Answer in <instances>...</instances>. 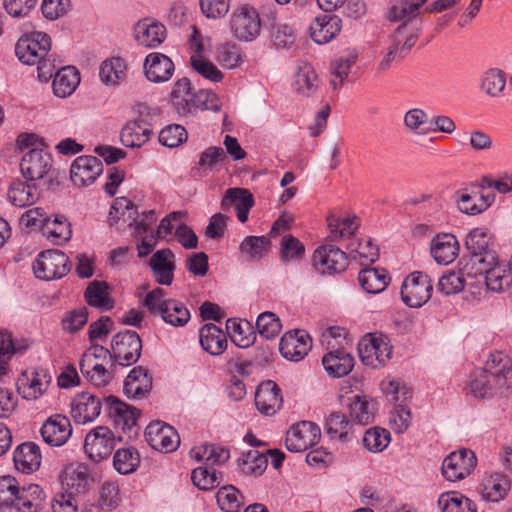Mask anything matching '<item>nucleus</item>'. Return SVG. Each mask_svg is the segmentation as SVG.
Returning a JSON list of instances; mask_svg holds the SVG:
<instances>
[{
  "instance_id": "1",
  "label": "nucleus",
  "mask_w": 512,
  "mask_h": 512,
  "mask_svg": "<svg viewBox=\"0 0 512 512\" xmlns=\"http://www.w3.org/2000/svg\"><path fill=\"white\" fill-rule=\"evenodd\" d=\"M467 389L475 398L512 393V363L502 352L491 353L485 367L473 372Z\"/></svg>"
},
{
  "instance_id": "2",
  "label": "nucleus",
  "mask_w": 512,
  "mask_h": 512,
  "mask_svg": "<svg viewBox=\"0 0 512 512\" xmlns=\"http://www.w3.org/2000/svg\"><path fill=\"white\" fill-rule=\"evenodd\" d=\"M162 288L148 292L143 300V306L150 314L159 315L162 320L173 327H184L190 320L191 314L186 305L176 299H166Z\"/></svg>"
},
{
  "instance_id": "3",
  "label": "nucleus",
  "mask_w": 512,
  "mask_h": 512,
  "mask_svg": "<svg viewBox=\"0 0 512 512\" xmlns=\"http://www.w3.org/2000/svg\"><path fill=\"white\" fill-rule=\"evenodd\" d=\"M106 402L108 415L113 421L114 427L123 433V435L119 436V439L123 440L124 437L133 439L137 437L139 433L137 421L140 416V411L120 401L115 396H108Z\"/></svg>"
},
{
  "instance_id": "4",
  "label": "nucleus",
  "mask_w": 512,
  "mask_h": 512,
  "mask_svg": "<svg viewBox=\"0 0 512 512\" xmlns=\"http://www.w3.org/2000/svg\"><path fill=\"white\" fill-rule=\"evenodd\" d=\"M229 27L235 39L251 42L260 34L261 19L255 8L249 5H242L233 10Z\"/></svg>"
},
{
  "instance_id": "5",
  "label": "nucleus",
  "mask_w": 512,
  "mask_h": 512,
  "mask_svg": "<svg viewBox=\"0 0 512 512\" xmlns=\"http://www.w3.org/2000/svg\"><path fill=\"white\" fill-rule=\"evenodd\" d=\"M69 271V257L58 249L41 252L33 263L35 276L46 281L62 278Z\"/></svg>"
},
{
  "instance_id": "6",
  "label": "nucleus",
  "mask_w": 512,
  "mask_h": 512,
  "mask_svg": "<svg viewBox=\"0 0 512 512\" xmlns=\"http://www.w3.org/2000/svg\"><path fill=\"white\" fill-rule=\"evenodd\" d=\"M142 342L135 331L125 330L113 336L111 355L113 362L119 366H130L140 357Z\"/></svg>"
},
{
  "instance_id": "7",
  "label": "nucleus",
  "mask_w": 512,
  "mask_h": 512,
  "mask_svg": "<svg viewBox=\"0 0 512 512\" xmlns=\"http://www.w3.org/2000/svg\"><path fill=\"white\" fill-rule=\"evenodd\" d=\"M433 284L423 272H413L405 278L401 287L402 301L411 308L423 306L432 295Z\"/></svg>"
},
{
  "instance_id": "8",
  "label": "nucleus",
  "mask_w": 512,
  "mask_h": 512,
  "mask_svg": "<svg viewBox=\"0 0 512 512\" xmlns=\"http://www.w3.org/2000/svg\"><path fill=\"white\" fill-rule=\"evenodd\" d=\"M358 352L364 365L378 368L391 358L392 346L383 335H369L360 341Z\"/></svg>"
},
{
  "instance_id": "9",
  "label": "nucleus",
  "mask_w": 512,
  "mask_h": 512,
  "mask_svg": "<svg viewBox=\"0 0 512 512\" xmlns=\"http://www.w3.org/2000/svg\"><path fill=\"white\" fill-rule=\"evenodd\" d=\"M312 265L322 275L341 273L348 266V257L340 248L324 244L314 251Z\"/></svg>"
},
{
  "instance_id": "10",
  "label": "nucleus",
  "mask_w": 512,
  "mask_h": 512,
  "mask_svg": "<svg viewBox=\"0 0 512 512\" xmlns=\"http://www.w3.org/2000/svg\"><path fill=\"white\" fill-rule=\"evenodd\" d=\"M115 448V435L106 426L92 429L85 437L84 450L94 462L108 458Z\"/></svg>"
},
{
  "instance_id": "11",
  "label": "nucleus",
  "mask_w": 512,
  "mask_h": 512,
  "mask_svg": "<svg viewBox=\"0 0 512 512\" xmlns=\"http://www.w3.org/2000/svg\"><path fill=\"white\" fill-rule=\"evenodd\" d=\"M321 431L311 421H301L287 431L285 445L290 452L300 453L314 446L320 439Z\"/></svg>"
},
{
  "instance_id": "12",
  "label": "nucleus",
  "mask_w": 512,
  "mask_h": 512,
  "mask_svg": "<svg viewBox=\"0 0 512 512\" xmlns=\"http://www.w3.org/2000/svg\"><path fill=\"white\" fill-rule=\"evenodd\" d=\"M477 459L470 449H460L450 453L442 463V474L451 482L464 479L474 470Z\"/></svg>"
},
{
  "instance_id": "13",
  "label": "nucleus",
  "mask_w": 512,
  "mask_h": 512,
  "mask_svg": "<svg viewBox=\"0 0 512 512\" xmlns=\"http://www.w3.org/2000/svg\"><path fill=\"white\" fill-rule=\"evenodd\" d=\"M145 438L155 450L173 452L180 444V438L174 427L162 422H151L145 429Z\"/></svg>"
},
{
  "instance_id": "14",
  "label": "nucleus",
  "mask_w": 512,
  "mask_h": 512,
  "mask_svg": "<svg viewBox=\"0 0 512 512\" xmlns=\"http://www.w3.org/2000/svg\"><path fill=\"white\" fill-rule=\"evenodd\" d=\"M52 156L43 149L31 148L22 157L20 170L27 181L42 179L52 168Z\"/></svg>"
},
{
  "instance_id": "15",
  "label": "nucleus",
  "mask_w": 512,
  "mask_h": 512,
  "mask_svg": "<svg viewBox=\"0 0 512 512\" xmlns=\"http://www.w3.org/2000/svg\"><path fill=\"white\" fill-rule=\"evenodd\" d=\"M103 164L95 156L77 157L70 169V178L77 187L89 186L102 174Z\"/></svg>"
},
{
  "instance_id": "16",
  "label": "nucleus",
  "mask_w": 512,
  "mask_h": 512,
  "mask_svg": "<svg viewBox=\"0 0 512 512\" xmlns=\"http://www.w3.org/2000/svg\"><path fill=\"white\" fill-rule=\"evenodd\" d=\"M312 342L310 336L301 330L285 333L279 343L281 355L290 361L302 360L310 351Z\"/></svg>"
},
{
  "instance_id": "17",
  "label": "nucleus",
  "mask_w": 512,
  "mask_h": 512,
  "mask_svg": "<svg viewBox=\"0 0 512 512\" xmlns=\"http://www.w3.org/2000/svg\"><path fill=\"white\" fill-rule=\"evenodd\" d=\"M40 433L45 443L52 447H60L71 437L72 426L66 416L54 414L43 423Z\"/></svg>"
},
{
  "instance_id": "18",
  "label": "nucleus",
  "mask_w": 512,
  "mask_h": 512,
  "mask_svg": "<svg viewBox=\"0 0 512 512\" xmlns=\"http://www.w3.org/2000/svg\"><path fill=\"white\" fill-rule=\"evenodd\" d=\"M101 401L88 392L77 394L71 402V417L77 424H87L94 421L101 412Z\"/></svg>"
},
{
  "instance_id": "19",
  "label": "nucleus",
  "mask_w": 512,
  "mask_h": 512,
  "mask_svg": "<svg viewBox=\"0 0 512 512\" xmlns=\"http://www.w3.org/2000/svg\"><path fill=\"white\" fill-rule=\"evenodd\" d=\"M50 377L38 371H24L17 379V391L26 400H36L44 394Z\"/></svg>"
},
{
  "instance_id": "20",
  "label": "nucleus",
  "mask_w": 512,
  "mask_h": 512,
  "mask_svg": "<svg viewBox=\"0 0 512 512\" xmlns=\"http://www.w3.org/2000/svg\"><path fill=\"white\" fill-rule=\"evenodd\" d=\"M281 389L271 380L261 383L255 393L257 409L265 415L275 414L282 406Z\"/></svg>"
},
{
  "instance_id": "21",
  "label": "nucleus",
  "mask_w": 512,
  "mask_h": 512,
  "mask_svg": "<svg viewBox=\"0 0 512 512\" xmlns=\"http://www.w3.org/2000/svg\"><path fill=\"white\" fill-rule=\"evenodd\" d=\"M134 33L137 43L147 48L159 46L166 38L165 26L149 18L139 20L134 27Z\"/></svg>"
},
{
  "instance_id": "22",
  "label": "nucleus",
  "mask_w": 512,
  "mask_h": 512,
  "mask_svg": "<svg viewBox=\"0 0 512 512\" xmlns=\"http://www.w3.org/2000/svg\"><path fill=\"white\" fill-rule=\"evenodd\" d=\"M144 72L147 79L154 83L168 81L174 73V63L165 54L154 52L146 56Z\"/></svg>"
},
{
  "instance_id": "23",
  "label": "nucleus",
  "mask_w": 512,
  "mask_h": 512,
  "mask_svg": "<svg viewBox=\"0 0 512 512\" xmlns=\"http://www.w3.org/2000/svg\"><path fill=\"white\" fill-rule=\"evenodd\" d=\"M342 20L337 15L316 17L310 25V36L317 44H326L341 31Z\"/></svg>"
},
{
  "instance_id": "24",
  "label": "nucleus",
  "mask_w": 512,
  "mask_h": 512,
  "mask_svg": "<svg viewBox=\"0 0 512 512\" xmlns=\"http://www.w3.org/2000/svg\"><path fill=\"white\" fill-rule=\"evenodd\" d=\"M174 258L169 248L156 251L150 258L149 265L158 284L171 285L175 270Z\"/></svg>"
},
{
  "instance_id": "25",
  "label": "nucleus",
  "mask_w": 512,
  "mask_h": 512,
  "mask_svg": "<svg viewBox=\"0 0 512 512\" xmlns=\"http://www.w3.org/2000/svg\"><path fill=\"white\" fill-rule=\"evenodd\" d=\"M123 389L129 398H144L152 389V378L143 367H134L127 375Z\"/></svg>"
},
{
  "instance_id": "26",
  "label": "nucleus",
  "mask_w": 512,
  "mask_h": 512,
  "mask_svg": "<svg viewBox=\"0 0 512 512\" xmlns=\"http://www.w3.org/2000/svg\"><path fill=\"white\" fill-rule=\"evenodd\" d=\"M199 341L202 349L213 356L221 355L228 344L225 332L213 323L200 328Z\"/></svg>"
},
{
  "instance_id": "27",
  "label": "nucleus",
  "mask_w": 512,
  "mask_h": 512,
  "mask_svg": "<svg viewBox=\"0 0 512 512\" xmlns=\"http://www.w3.org/2000/svg\"><path fill=\"white\" fill-rule=\"evenodd\" d=\"M430 250L437 263L448 265L456 259L459 243L452 234H439L433 238Z\"/></svg>"
},
{
  "instance_id": "28",
  "label": "nucleus",
  "mask_w": 512,
  "mask_h": 512,
  "mask_svg": "<svg viewBox=\"0 0 512 512\" xmlns=\"http://www.w3.org/2000/svg\"><path fill=\"white\" fill-rule=\"evenodd\" d=\"M40 448L34 442H25L17 446L13 453L15 467L23 473H32L41 465Z\"/></svg>"
},
{
  "instance_id": "29",
  "label": "nucleus",
  "mask_w": 512,
  "mask_h": 512,
  "mask_svg": "<svg viewBox=\"0 0 512 512\" xmlns=\"http://www.w3.org/2000/svg\"><path fill=\"white\" fill-rule=\"evenodd\" d=\"M194 93L190 79L183 77L178 79L171 90L170 101L173 108L180 116L192 114V100Z\"/></svg>"
},
{
  "instance_id": "30",
  "label": "nucleus",
  "mask_w": 512,
  "mask_h": 512,
  "mask_svg": "<svg viewBox=\"0 0 512 512\" xmlns=\"http://www.w3.org/2000/svg\"><path fill=\"white\" fill-rule=\"evenodd\" d=\"M326 372L335 378L348 375L354 367V357L343 349L326 353L322 358Z\"/></svg>"
},
{
  "instance_id": "31",
  "label": "nucleus",
  "mask_w": 512,
  "mask_h": 512,
  "mask_svg": "<svg viewBox=\"0 0 512 512\" xmlns=\"http://www.w3.org/2000/svg\"><path fill=\"white\" fill-rule=\"evenodd\" d=\"M46 495L38 484H28L20 487L14 508L18 512H40Z\"/></svg>"
},
{
  "instance_id": "32",
  "label": "nucleus",
  "mask_w": 512,
  "mask_h": 512,
  "mask_svg": "<svg viewBox=\"0 0 512 512\" xmlns=\"http://www.w3.org/2000/svg\"><path fill=\"white\" fill-rule=\"evenodd\" d=\"M7 197L12 205L23 208L34 204L39 199L40 192L35 184L18 180L10 184Z\"/></svg>"
},
{
  "instance_id": "33",
  "label": "nucleus",
  "mask_w": 512,
  "mask_h": 512,
  "mask_svg": "<svg viewBox=\"0 0 512 512\" xmlns=\"http://www.w3.org/2000/svg\"><path fill=\"white\" fill-rule=\"evenodd\" d=\"M510 490V481L507 476L495 473L485 477L481 483V495L486 501L499 502L504 499Z\"/></svg>"
},
{
  "instance_id": "34",
  "label": "nucleus",
  "mask_w": 512,
  "mask_h": 512,
  "mask_svg": "<svg viewBox=\"0 0 512 512\" xmlns=\"http://www.w3.org/2000/svg\"><path fill=\"white\" fill-rule=\"evenodd\" d=\"M152 128L134 120L128 121L120 133L121 143L128 148H140L146 144L152 135Z\"/></svg>"
},
{
  "instance_id": "35",
  "label": "nucleus",
  "mask_w": 512,
  "mask_h": 512,
  "mask_svg": "<svg viewBox=\"0 0 512 512\" xmlns=\"http://www.w3.org/2000/svg\"><path fill=\"white\" fill-rule=\"evenodd\" d=\"M79 83L80 75L75 67H62L54 75L53 92L56 96L65 98L74 92Z\"/></svg>"
},
{
  "instance_id": "36",
  "label": "nucleus",
  "mask_w": 512,
  "mask_h": 512,
  "mask_svg": "<svg viewBox=\"0 0 512 512\" xmlns=\"http://www.w3.org/2000/svg\"><path fill=\"white\" fill-rule=\"evenodd\" d=\"M90 359L87 358L86 363L80 362L82 375L96 387L106 386L113 377L116 364L112 362L110 368H106L105 363H91Z\"/></svg>"
},
{
  "instance_id": "37",
  "label": "nucleus",
  "mask_w": 512,
  "mask_h": 512,
  "mask_svg": "<svg viewBox=\"0 0 512 512\" xmlns=\"http://www.w3.org/2000/svg\"><path fill=\"white\" fill-rule=\"evenodd\" d=\"M418 37V28H409L406 23H402L389 36V46L400 52V57H404L416 44Z\"/></svg>"
},
{
  "instance_id": "38",
  "label": "nucleus",
  "mask_w": 512,
  "mask_h": 512,
  "mask_svg": "<svg viewBox=\"0 0 512 512\" xmlns=\"http://www.w3.org/2000/svg\"><path fill=\"white\" fill-rule=\"evenodd\" d=\"M351 428L352 424L341 412L331 413L325 421V432L331 440L349 441L353 436Z\"/></svg>"
},
{
  "instance_id": "39",
  "label": "nucleus",
  "mask_w": 512,
  "mask_h": 512,
  "mask_svg": "<svg viewBox=\"0 0 512 512\" xmlns=\"http://www.w3.org/2000/svg\"><path fill=\"white\" fill-rule=\"evenodd\" d=\"M358 280L366 292L377 294L387 287L390 277L384 269L364 268L359 272Z\"/></svg>"
},
{
  "instance_id": "40",
  "label": "nucleus",
  "mask_w": 512,
  "mask_h": 512,
  "mask_svg": "<svg viewBox=\"0 0 512 512\" xmlns=\"http://www.w3.org/2000/svg\"><path fill=\"white\" fill-rule=\"evenodd\" d=\"M356 60H357L356 53H348L346 55L340 56L339 58L333 60L330 63L329 83L334 90H337L343 86L345 80L347 79V77L350 73L352 66L356 63Z\"/></svg>"
},
{
  "instance_id": "41",
  "label": "nucleus",
  "mask_w": 512,
  "mask_h": 512,
  "mask_svg": "<svg viewBox=\"0 0 512 512\" xmlns=\"http://www.w3.org/2000/svg\"><path fill=\"white\" fill-rule=\"evenodd\" d=\"M127 66L121 57H112L102 62L99 76L101 81L110 86H117L126 78Z\"/></svg>"
},
{
  "instance_id": "42",
  "label": "nucleus",
  "mask_w": 512,
  "mask_h": 512,
  "mask_svg": "<svg viewBox=\"0 0 512 512\" xmlns=\"http://www.w3.org/2000/svg\"><path fill=\"white\" fill-rule=\"evenodd\" d=\"M226 330L232 342L240 348H248L255 342V333L251 331L250 323L247 321L228 319Z\"/></svg>"
},
{
  "instance_id": "43",
  "label": "nucleus",
  "mask_w": 512,
  "mask_h": 512,
  "mask_svg": "<svg viewBox=\"0 0 512 512\" xmlns=\"http://www.w3.org/2000/svg\"><path fill=\"white\" fill-rule=\"evenodd\" d=\"M294 90L303 96L313 95L319 87V79L314 68L309 64L299 67L293 83Z\"/></svg>"
},
{
  "instance_id": "44",
  "label": "nucleus",
  "mask_w": 512,
  "mask_h": 512,
  "mask_svg": "<svg viewBox=\"0 0 512 512\" xmlns=\"http://www.w3.org/2000/svg\"><path fill=\"white\" fill-rule=\"evenodd\" d=\"M438 505L442 512H477L476 504L456 491L441 494Z\"/></svg>"
},
{
  "instance_id": "45",
  "label": "nucleus",
  "mask_w": 512,
  "mask_h": 512,
  "mask_svg": "<svg viewBox=\"0 0 512 512\" xmlns=\"http://www.w3.org/2000/svg\"><path fill=\"white\" fill-rule=\"evenodd\" d=\"M495 254L469 255L462 264V270L465 277L476 278L485 276L492 265L496 264Z\"/></svg>"
},
{
  "instance_id": "46",
  "label": "nucleus",
  "mask_w": 512,
  "mask_h": 512,
  "mask_svg": "<svg viewBox=\"0 0 512 512\" xmlns=\"http://www.w3.org/2000/svg\"><path fill=\"white\" fill-rule=\"evenodd\" d=\"M484 281L487 289L493 292H502L512 284V271L510 268L507 270L496 260V264L492 265L484 276Z\"/></svg>"
},
{
  "instance_id": "47",
  "label": "nucleus",
  "mask_w": 512,
  "mask_h": 512,
  "mask_svg": "<svg viewBox=\"0 0 512 512\" xmlns=\"http://www.w3.org/2000/svg\"><path fill=\"white\" fill-rule=\"evenodd\" d=\"M270 245V239L266 236H247L240 243L239 250L247 260H256L268 253Z\"/></svg>"
},
{
  "instance_id": "48",
  "label": "nucleus",
  "mask_w": 512,
  "mask_h": 512,
  "mask_svg": "<svg viewBox=\"0 0 512 512\" xmlns=\"http://www.w3.org/2000/svg\"><path fill=\"white\" fill-rule=\"evenodd\" d=\"M491 235L486 228H475L469 232L465 240V246L469 255L495 254L490 249Z\"/></svg>"
},
{
  "instance_id": "49",
  "label": "nucleus",
  "mask_w": 512,
  "mask_h": 512,
  "mask_svg": "<svg viewBox=\"0 0 512 512\" xmlns=\"http://www.w3.org/2000/svg\"><path fill=\"white\" fill-rule=\"evenodd\" d=\"M42 233L53 243L61 244L70 239L72 231L64 216H55L53 220L48 218Z\"/></svg>"
},
{
  "instance_id": "50",
  "label": "nucleus",
  "mask_w": 512,
  "mask_h": 512,
  "mask_svg": "<svg viewBox=\"0 0 512 512\" xmlns=\"http://www.w3.org/2000/svg\"><path fill=\"white\" fill-rule=\"evenodd\" d=\"M85 299L90 306L111 309L113 304L108 295V285L104 281H92L85 291Z\"/></svg>"
},
{
  "instance_id": "51",
  "label": "nucleus",
  "mask_w": 512,
  "mask_h": 512,
  "mask_svg": "<svg viewBox=\"0 0 512 512\" xmlns=\"http://www.w3.org/2000/svg\"><path fill=\"white\" fill-rule=\"evenodd\" d=\"M427 0H402L394 4L389 11V20L398 22L408 21L418 15V10L422 7Z\"/></svg>"
},
{
  "instance_id": "52",
  "label": "nucleus",
  "mask_w": 512,
  "mask_h": 512,
  "mask_svg": "<svg viewBox=\"0 0 512 512\" xmlns=\"http://www.w3.org/2000/svg\"><path fill=\"white\" fill-rule=\"evenodd\" d=\"M328 227L330 229L329 238L331 241H338L342 238H348L358 229L359 223L356 217L338 218L328 217Z\"/></svg>"
},
{
  "instance_id": "53",
  "label": "nucleus",
  "mask_w": 512,
  "mask_h": 512,
  "mask_svg": "<svg viewBox=\"0 0 512 512\" xmlns=\"http://www.w3.org/2000/svg\"><path fill=\"white\" fill-rule=\"evenodd\" d=\"M216 499L224 512H239L244 504L240 491L232 485L221 487L216 493Z\"/></svg>"
},
{
  "instance_id": "54",
  "label": "nucleus",
  "mask_w": 512,
  "mask_h": 512,
  "mask_svg": "<svg viewBox=\"0 0 512 512\" xmlns=\"http://www.w3.org/2000/svg\"><path fill=\"white\" fill-rule=\"evenodd\" d=\"M140 463V455L134 448L118 449L113 457V465L121 474H130Z\"/></svg>"
},
{
  "instance_id": "55",
  "label": "nucleus",
  "mask_w": 512,
  "mask_h": 512,
  "mask_svg": "<svg viewBox=\"0 0 512 512\" xmlns=\"http://www.w3.org/2000/svg\"><path fill=\"white\" fill-rule=\"evenodd\" d=\"M349 415L355 423L360 425H367L374 419V411L371 403L358 395L350 399Z\"/></svg>"
},
{
  "instance_id": "56",
  "label": "nucleus",
  "mask_w": 512,
  "mask_h": 512,
  "mask_svg": "<svg viewBox=\"0 0 512 512\" xmlns=\"http://www.w3.org/2000/svg\"><path fill=\"white\" fill-rule=\"evenodd\" d=\"M267 457L257 450H249L243 453L240 463L241 470L246 475L260 476L267 468Z\"/></svg>"
},
{
  "instance_id": "57",
  "label": "nucleus",
  "mask_w": 512,
  "mask_h": 512,
  "mask_svg": "<svg viewBox=\"0 0 512 512\" xmlns=\"http://www.w3.org/2000/svg\"><path fill=\"white\" fill-rule=\"evenodd\" d=\"M305 254L302 242L291 234H286L280 241V259L283 263L301 259Z\"/></svg>"
},
{
  "instance_id": "58",
  "label": "nucleus",
  "mask_w": 512,
  "mask_h": 512,
  "mask_svg": "<svg viewBox=\"0 0 512 512\" xmlns=\"http://www.w3.org/2000/svg\"><path fill=\"white\" fill-rule=\"evenodd\" d=\"M217 60L223 67L233 69L243 62V53L237 44L226 42L218 48Z\"/></svg>"
},
{
  "instance_id": "59",
  "label": "nucleus",
  "mask_w": 512,
  "mask_h": 512,
  "mask_svg": "<svg viewBox=\"0 0 512 512\" xmlns=\"http://www.w3.org/2000/svg\"><path fill=\"white\" fill-rule=\"evenodd\" d=\"M466 285V277L462 268L459 271H450L442 275L438 281V290L445 295L461 292Z\"/></svg>"
},
{
  "instance_id": "60",
  "label": "nucleus",
  "mask_w": 512,
  "mask_h": 512,
  "mask_svg": "<svg viewBox=\"0 0 512 512\" xmlns=\"http://www.w3.org/2000/svg\"><path fill=\"white\" fill-rule=\"evenodd\" d=\"M281 322L276 314L270 311L261 313L256 320V328L260 336L265 339H272L278 336L281 331Z\"/></svg>"
},
{
  "instance_id": "61",
  "label": "nucleus",
  "mask_w": 512,
  "mask_h": 512,
  "mask_svg": "<svg viewBox=\"0 0 512 512\" xmlns=\"http://www.w3.org/2000/svg\"><path fill=\"white\" fill-rule=\"evenodd\" d=\"M389 442V431L381 427L368 429L363 437L364 446L374 453L383 451L388 446Z\"/></svg>"
},
{
  "instance_id": "62",
  "label": "nucleus",
  "mask_w": 512,
  "mask_h": 512,
  "mask_svg": "<svg viewBox=\"0 0 512 512\" xmlns=\"http://www.w3.org/2000/svg\"><path fill=\"white\" fill-rule=\"evenodd\" d=\"M506 86V77L501 70L489 69L482 78L481 87L491 97L499 96Z\"/></svg>"
},
{
  "instance_id": "63",
  "label": "nucleus",
  "mask_w": 512,
  "mask_h": 512,
  "mask_svg": "<svg viewBox=\"0 0 512 512\" xmlns=\"http://www.w3.org/2000/svg\"><path fill=\"white\" fill-rule=\"evenodd\" d=\"M190 64L199 75L212 82L218 83L224 77L215 64L199 55L191 56Z\"/></svg>"
},
{
  "instance_id": "64",
  "label": "nucleus",
  "mask_w": 512,
  "mask_h": 512,
  "mask_svg": "<svg viewBox=\"0 0 512 512\" xmlns=\"http://www.w3.org/2000/svg\"><path fill=\"white\" fill-rule=\"evenodd\" d=\"M226 158V152L223 148L218 146H210L200 153L199 160L194 170L197 173H200L201 171L212 170L215 165L223 162Z\"/></svg>"
}]
</instances>
